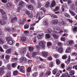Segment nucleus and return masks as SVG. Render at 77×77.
<instances>
[{"label":"nucleus","instance_id":"nucleus-1","mask_svg":"<svg viewBox=\"0 0 77 77\" xmlns=\"http://www.w3.org/2000/svg\"><path fill=\"white\" fill-rule=\"evenodd\" d=\"M43 15V12L42 11H40L39 13H38L37 14L36 18L38 20V21H36V23H38L40 20H41V17H42V16Z\"/></svg>","mask_w":77,"mask_h":77},{"label":"nucleus","instance_id":"nucleus-2","mask_svg":"<svg viewBox=\"0 0 77 77\" xmlns=\"http://www.w3.org/2000/svg\"><path fill=\"white\" fill-rule=\"evenodd\" d=\"M21 40L23 42H27V43H29L30 42V39L26 37H23L21 38Z\"/></svg>","mask_w":77,"mask_h":77},{"label":"nucleus","instance_id":"nucleus-3","mask_svg":"<svg viewBox=\"0 0 77 77\" xmlns=\"http://www.w3.org/2000/svg\"><path fill=\"white\" fill-rule=\"evenodd\" d=\"M46 44V42L44 41H41L39 43V45L42 47H45Z\"/></svg>","mask_w":77,"mask_h":77},{"label":"nucleus","instance_id":"nucleus-4","mask_svg":"<svg viewBox=\"0 0 77 77\" xmlns=\"http://www.w3.org/2000/svg\"><path fill=\"white\" fill-rule=\"evenodd\" d=\"M74 41L71 40L70 41L68 42L67 43V45L68 46H70V45H71L72 44H74Z\"/></svg>","mask_w":77,"mask_h":77},{"label":"nucleus","instance_id":"nucleus-5","mask_svg":"<svg viewBox=\"0 0 77 77\" xmlns=\"http://www.w3.org/2000/svg\"><path fill=\"white\" fill-rule=\"evenodd\" d=\"M58 51L60 53H62L63 52V49L62 47H60L58 49Z\"/></svg>","mask_w":77,"mask_h":77},{"label":"nucleus","instance_id":"nucleus-6","mask_svg":"<svg viewBox=\"0 0 77 77\" xmlns=\"http://www.w3.org/2000/svg\"><path fill=\"white\" fill-rule=\"evenodd\" d=\"M42 56H44V57H46L48 56V53L47 52H45V51H43L42 53Z\"/></svg>","mask_w":77,"mask_h":77},{"label":"nucleus","instance_id":"nucleus-7","mask_svg":"<svg viewBox=\"0 0 77 77\" xmlns=\"http://www.w3.org/2000/svg\"><path fill=\"white\" fill-rule=\"evenodd\" d=\"M13 51V48H11L7 50L6 53L7 54H10V53H11V51Z\"/></svg>","mask_w":77,"mask_h":77},{"label":"nucleus","instance_id":"nucleus-8","mask_svg":"<svg viewBox=\"0 0 77 77\" xmlns=\"http://www.w3.org/2000/svg\"><path fill=\"white\" fill-rule=\"evenodd\" d=\"M17 17H15L14 18H13L11 20V22L12 23H14V22H15L17 20Z\"/></svg>","mask_w":77,"mask_h":77},{"label":"nucleus","instance_id":"nucleus-9","mask_svg":"<svg viewBox=\"0 0 77 77\" xmlns=\"http://www.w3.org/2000/svg\"><path fill=\"white\" fill-rule=\"evenodd\" d=\"M53 31H52L51 29H47L46 30V32L47 33H51V34H52Z\"/></svg>","mask_w":77,"mask_h":77},{"label":"nucleus","instance_id":"nucleus-10","mask_svg":"<svg viewBox=\"0 0 77 77\" xmlns=\"http://www.w3.org/2000/svg\"><path fill=\"white\" fill-rule=\"evenodd\" d=\"M12 39V37L11 36H7L6 37V39L7 41H9L10 40H11Z\"/></svg>","mask_w":77,"mask_h":77},{"label":"nucleus","instance_id":"nucleus-11","mask_svg":"<svg viewBox=\"0 0 77 77\" xmlns=\"http://www.w3.org/2000/svg\"><path fill=\"white\" fill-rule=\"evenodd\" d=\"M55 5H56V2H55V1H52L51 5V7L53 8V7H54Z\"/></svg>","mask_w":77,"mask_h":77},{"label":"nucleus","instance_id":"nucleus-12","mask_svg":"<svg viewBox=\"0 0 77 77\" xmlns=\"http://www.w3.org/2000/svg\"><path fill=\"white\" fill-rule=\"evenodd\" d=\"M52 35L54 39H57L59 38V35H56L55 33H52Z\"/></svg>","mask_w":77,"mask_h":77},{"label":"nucleus","instance_id":"nucleus-13","mask_svg":"<svg viewBox=\"0 0 77 77\" xmlns=\"http://www.w3.org/2000/svg\"><path fill=\"white\" fill-rule=\"evenodd\" d=\"M5 73V70L2 69H0V75H2Z\"/></svg>","mask_w":77,"mask_h":77},{"label":"nucleus","instance_id":"nucleus-14","mask_svg":"<svg viewBox=\"0 0 77 77\" xmlns=\"http://www.w3.org/2000/svg\"><path fill=\"white\" fill-rule=\"evenodd\" d=\"M43 24L47 26L48 24V21L47 20H45L43 21Z\"/></svg>","mask_w":77,"mask_h":77},{"label":"nucleus","instance_id":"nucleus-15","mask_svg":"<svg viewBox=\"0 0 77 77\" xmlns=\"http://www.w3.org/2000/svg\"><path fill=\"white\" fill-rule=\"evenodd\" d=\"M43 35H44L43 33H40L39 34H38L37 36V38L38 39H41V38H42V36H43Z\"/></svg>","mask_w":77,"mask_h":77},{"label":"nucleus","instance_id":"nucleus-16","mask_svg":"<svg viewBox=\"0 0 77 77\" xmlns=\"http://www.w3.org/2000/svg\"><path fill=\"white\" fill-rule=\"evenodd\" d=\"M28 8L29 10L32 11L33 10V7L32 5H29L28 6Z\"/></svg>","mask_w":77,"mask_h":77},{"label":"nucleus","instance_id":"nucleus-17","mask_svg":"<svg viewBox=\"0 0 77 77\" xmlns=\"http://www.w3.org/2000/svg\"><path fill=\"white\" fill-rule=\"evenodd\" d=\"M5 23H5V20H0V24H1V25H4Z\"/></svg>","mask_w":77,"mask_h":77},{"label":"nucleus","instance_id":"nucleus-18","mask_svg":"<svg viewBox=\"0 0 77 77\" xmlns=\"http://www.w3.org/2000/svg\"><path fill=\"white\" fill-rule=\"evenodd\" d=\"M52 23L53 24H56L58 23V21L57 20H54L52 21Z\"/></svg>","mask_w":77,"mask_h":77},{"label":"nucleus","instance_id":"nucleus-19","mask_svg":"<svg viewBox=\"0 0 77 77\" xmlns=\"http://www.w3.org/2000/svg\"><path fill=\"white\" fill-rule=\"evenodd\" d=\"M72 68V66L70 65L66 67V69L67 71H70V70H71Z\"/></svg>","mask_w":77,"mask_h":77},{"label":"nucleus","instance_id":"nucleus-20","mask_svg":"<svg viewBox=\"0 0 77 77\" xmlns=\"http://www.w3.org/2000/svg\"><path fill=\"white\" fill-rule=\"evenodd\" d=\"M5 30H7V31H8L9 32H11V28L7 27L5 28Z\"/></svg>","mask_w":77,"mask_h":77},{"label":"nucleus","instance_id":"nucleus-21","mask_svg":"<svg viewBox=\"0 0 77 77\" xmlns=\"http://www.w3.org/2000/svg\"><path fill=\"white\" fill-rule=\"evenodd\" d=\"M69 12L72 16H75V13L74 12L71 10H69Z\"/></svg>","mask_w":77,"mask_h":77},{"label":"nucleus","instance_id":"nucleus-22","mask_svg":"<svg viewBox=\"0 0 77 77\" xmlns=\"http://www.w3.org/2000/svg\"><path fill=\"white\" fill-rule=\"evenodd\" d=\"M50 2H47L46 3V4L45 5V7L46 8H48V7H49L50 6Z\"/></svg>","mask_w":77,"mask_h":77},{"label":"nucleus","instance_id":"nucleus-23","mask_svg":"<svg viewBox=\"0 0 77 77\" xmlns=\"http://www.w3.org/2000/svg\"><path fill=\"white\" fill-rule=\"evenodd\" d=\"M57 71H58L57 69H55L53 71V72L54 74H55L57 73Z\"/></svg>","mask_w":77,"mask_h":77},{"label":"nucleus","instance_id":"nucleus-24","mask_svg":"<svg viewBox=\"0 0 77 77\" xmlns=\"http://www.w3.org/2000/svg\"><path fill=\"white\" fill-rule=\"evenodd\" d=\"M24 66H21L20 69V71L21 72H24Z\"/></svg>","mask_w":77,"mask_h":77},{"label":"nucleus","instance_id":"nucleus-25","mask_svg":"<svg viewBox=\"0 0 77 77\" xmlns=\"http://www.w3.org/2000/svg\"><path fill=\"white\" fill-rule=\"evenodd\" d=\"M11 72H9L7 73L6 76L4 77H11Z\"/></svg>","mask_w":77,"mask_h":77},{"label":"nucleus","instance_id":"nucleus-26","mask_svg":"<svg viewBox=\"0 0 77 77\" xmlns=\"http://www.w3.org/2000/svg\"><path fill=\"white\" fill-rule=\"evenodd\" d=\"M5 58L7 60V62H9V60L10 57L8 55H7L5 56Z\"/></svg>","mask_w":77,"mask_h":77},{"label":"nucleus","instance_id":"nucleus-27","mask_svg":"<svg viewBox=\"0 0 77 77\" xmlns=\"http://www.w3.org/2000/svg\"><path fill=\"white\" fill-rule=\"evenodd\" d=\"M18 23L20 24H23L24 23V22L21 20V19H19Z\"/></svg>","mask_w":77,"mask_h":77},{"label":"nucleus","instance_id":"nucleus-28","mask_svg":"<svg viewBox=\"0 0 77 77\" xmlns=\"http://www.w3.org/2000/svg\"><path fill=\"white\" fill-rule=\"evenodd\" d=\"M45 36L46 38H47V39H48L51 38V36L50 35V34H46L45 35Z\"/></svg>","mask_w":77,"mask_h":77},{"label":"nucleus","instance_id":"nucleus-29","mask_svg":"<svg viewBox=\"0 0 77 77\" xmlns=\"http://www.w3.org/2000/svg\"><path fill=\"white\" fill-rule=\"evenodd\" d=\"M8 44L10 45H12L13 44V43H14V42L12 40H10L9 41H8Z\"/></svg>","mask_w":77,"mask_h":77},{"label":"nucleus","instance_id":"nucleus-30","mask_svg":"<svg viewBox=\"0 0 77 77\" xmlns=\"http://www.w3.org/2000/svg\"><path fill=\"white\" fill-rule=\"evenodd\" d=\"M64 15L65 17H67V18H70V16H69V15L66 13H64Z\"/></svg>","mask_w":77,"mask_h":77},{"label":"nucleus","instance_id":"nucleus-31","mask_svg":"<svg viewBox=\"0 0 77 77\" xmlns=\"http://www.w3.org/2000/svg\"><path fill=\"white\" fill-rule=\"evenodd\" d=\"M73 31V32H77V27L76 26H73L72 27Z\"/></svg>","mask_w":77,"mask_h":77},{"label":"nucleus","instance_id":"nucleus-32","mask_svg":"<svg viewBox=\"0 0 77 77\" xmlns=\"http://www.w3.org/2000/svg\"><path fill=\"white\" fill-rule=\"evenodd\" d=\"M29 51L30 52H32L33 51V47H29Z\"/></svg>","mask_w":77,"mask_h":77},{"label":"nucleus","instance_id":"nucleus-33","mask_svg":"<svg viewBox=\"0 0 77 77\" xmlns=\"http://www.w3.org/2000/svg\"><path fill=\"white\" fill-rule=\"evenodd\" d=\"M38 73L37 72H35L34 73L33 75H32V76L33 77H36L38 76Z\"/></svg>","mask_w":77,"mask_h":77},{"label":"nucleus","instance_id":"nucleus-34","mask_svg":"<svg viewBox=\"0 0 77 77\" xmlns=\"http://www.w3.org/2000/svg\"><path fill=\"white\" fill-rule=\"evenodd\" d=\"M70 51L71 48H68L66 50V53H69Z\"/></svg>","mask_w":77,"mask_h":77},{"label":"nucleus","instance_id":"nucleus-35","mask_svg":"<svg viewBox=\"0 0 77 77\" xmlns=\"http://www.w3.org/2000/svg\"><path fill=\"white\" fill-rule=\"evenodd\" d=\"M4 42L3 39L0 38V44H3Z\"/></svg>","mask_w":77,"mask_h":77},{"label":"nucleus","instance_id":"nucleus-36","mask_svg":"<svg viewBox=\"0 0 77 77\" xmlns=\"http://www.w3.org/2000/svg\"><path fill=\"white\" fill-rule=\"evenodd\" d=\"M75 5L74 4H72L70 7V8L71 9L73 10L75 8Z\"/></svg>","mask_w":77,"mask_h":77},{"label":"nucleus","instance_id":"nucleus-37","mask_svg":"<svg viewBox=\"0 0 77 77\" xmlns=\"http://www.w3.org/2000/svg\"><path fill=\"white\" fill-rule=\"evenodd\" d=\"M70 75H73L74 74V71L73 70L70 71L69 72Z\"/></svg>","mask_w":77,"mask_h":77},{"label":"nucleus","instance_id":"nucleus-38","mask_svg":"<svg viewBox=\"0 0 77 77\" xmlns=\"http://www.w3.org/2000/svg\"><path fill=\"white\" fill-rule=\"evenodd\" d=\"M7 68L8 69H9V70H11V65L10 64H8L7 66Z\"/></svg>","mask_w":77,"mask_h":77},{"label":"nucleus","instance_id":"nucleus-39","mask_svg":"<svg viewBox=\"0 0 77 77\" xmlns=\"http://www.w3.org/2000/svg\"><path fill=\"white\" fill-rule=\"evenodd\" d=\"M0 11L2 15H5V14H6V13L4 12V11H3L2 9H0Z\"/></svg>","mask_w":77,"mask_h":77},{"label":"nucleus","instance_id":"nucleus-40","mask_svg":"<svg viewBox=\"0 0 77 77\" xmlns=\"http://www.w3.org/2000/svg\"><path fill=\"white\" fill-rule=\"evenodd\" d=\"M54 65V63L53 62H51L49 64V66H50V67H53V66Z\"/></svg>","mask_w":77,"mask_h":77},{"label":"nucleus","instance_id":"nucleus-41","mask_svg":"<svg viewBox=\"0 0 77 77\" xmlns=\"http://www.w3.org/2000/svg\"><path fill=\"white\" fill-rule=\"evenodd\" d=\"M54 57H55L56 58V59H57V57H59V55L58 54H54Z\"/></svg>","mask_w":77,"mask_h":77},{"label":"nucleus","instance_id":"nucleus-42","mask_svg":"<svg viewBox=\"0 0 77 77\" xmlns=\"http://www.w3.org/2000/svg\"><path fill=\"white\" fill-rule=\"evenodd\" d=\"M18 72H17V71H14L13 72V74L14 75H17Z\"/></svg>","mask_w":77,"mask_h":77},{"label":"nucleus","instance_id":"nucleus-43","mask_svg":"<svg viewBox=\"0 0 77 77\" xmlns=\"http://www.w3.org/2000/svg\"><path fill=\"white\" fill-rule=\"evenodd\" d=\"M67 58V56L66 55H64L62 56V58L63 59H66Z\"/></svg>","mask_w":77,"mask_h":77},{"label":"nucleus","instance_id":"nucleus-44","mask_svg":"<svg viewBox=\"0 0 77 77\" xmlns=\"http://www.w3.org/2000/svg\"><path fill=\"white\" fill-rule=\"evenodd\" d=\"M56 62L57 65H59L60 64V60H59V59H57L56 60Z\"/></svg>","mask_w":77,"mask_h":77},{"label":"nucleus","instance_id":"nucleus-45","mask_svg":"<svg viewBox=\"0 0 77 77\" xmlns=\"http://www.w3.org/2000/svg\"><path fill=\"white\" fill-rule=\"evenodd\" d=\"M71 60L70 59H67L66 61V63L67 64H68V63H69V62H70V61Z\"/></svg>","mask_w":77,"mask_h":77},{"label":"nucleus","instance_id":"nucleus-46","mask_svg":"<svg viewBox=\"0 0 77 77\" xmlns=\"http://www.w3.org/2000/svg\"><path fill=\"white\" fill-rule=\"evenodd\" d=\"M24 60V57H21L20 59V62H23Z\"/></svg>","mask_w":77,"mask_h":77},{"label":"nucleus","instance_id":"nucleus-47","mask_svg":"<svg viewBox=\"0 0 77 77\" xmlns=\"http://www.w3.org/2000/svg\"><path fill=\"white\" fill-rule=\"evenodd\" d=\"M61 23L62 24V25H65L66 24V22L63 20H62L61 22Z\"/></svg>","mask_w":77,"mask_h":77},{"label":"nucleus","instance_id":"nucleus-48","mask_svg":"<svg viewBox=\"0 0 77 77\" xmlns=\"http://www.w3.org/2000/svg\"><path fill=\"white\" fill-rule=\"evenodd\" d=\"M17 12H20V13H21V12H22V10L21 9V8H18L17 9Z\"/></svg>","mask_w":77,"mask_h":77},{"label":"nucleus","instance_id":"nucleus-49","mask_svg":"<svg viewBox=\"0 0 77 77\" xmlns=\"http://www.w3.org/2000/svg\"><path fill=\"white\" fill-rule=\"evenodd\" d=\"M41 10L44 13H45V11H46V10L44 8H41Z\"/></svg>","mask_w":77,"mask_h":77},{"label":"nucleus","instance_id":"nucleus-50","mask_svg":"<svg viewBox=\"0 0 77 77\" xmlns=\"http://www.w3.org/2000/svg\"><path fill=\"white\" fill-rule=\"evenodd\" d=\"M72 2V0H68L67 2V4L69 5Z\"/></svg>","mask_w":77,"mask_h":77},{"label":"nucleus","instance_id":"nucleus-51","mask_svg":"<svg viewBox=\"0 0 77 77\" xmlns=\"http://www.w3.org/2000/svg\"><path fill=\"white\" fill-rule=\"evenodd\" d=\"M51 74V72L50 71H48L46 72V74L47 75H50V74Z\"/></svg>","mask_w":77,"mask_h":77},{"label":"nucleus","instance_id":"nucleus-52","mask_svg":"<svg viewBox=\"0 0 77 77\" xmlns=\"http://www.w3.org/2000/svg\"><path fill=\"white\" fill-rule=\"evenodd\" d=\"M59 8L58 7H56L55 9L54 10V12H55V11H58V9H59Z\"/></svg>","mask_w":77,"mask_h":77},{"label":"nucleus","instance_id":"nucleus-53","mask_svg":"<svg viewBox=\"0 0 77 77\" xmlns=\"http://www.w3.org/2000/svg\"><path fill=\"white\" fill-rule=\"evenodd\" d=\"M27 51V49L26 48H24L23 50V53H26V51Z\"/></svg>","mask_w":77,"mask_h":77},{"label":"nucleus","instance_id":"nucleus-54","mask_svg":"<svg viewBox=\"0 0 77 77\" xmlns=\"http://www.w3.org/2000/svg\"><path fill=\"white\" fill-rule=\"evenodd\" d=\"M31 67H28L27 69V72H30L31 71Z\"/></svg>","mask_w":77,"mask_h":77},{"label":"nucleus","instance_id":"nucleus-55","mask_svg":"<svg viewBox=\"0 0 77 77\" xmlns=\"http://www.w3.org/2000/svg\"><path fill=\"white\" fill-rule=\"evenodd\" d=\"M36 36H35L34 38V39H33L32 40L33 42L35 43V42H36Z\"/></svg>","mask_w":77,"mask_h":77},{"label":"nucleus","instance_id":"nucleus-56","mask_svg":"<svg viewBox=\"0 0 77 77\" xmlns=\"http://www.w3.org/2000/svg\"><path fill=\"white\" fill-rule=\"evenodd\" d=\"M67 20L70 23H73V21L71 19H67Z\"/></svg>","mask_w":77,"mask_h":77},{"label":"nucleus","instance_id":"nucleus-57","mask_svg":"<svg viewBox=\"0 0 77 77\" xmlns=\"http://www.w3.org/2000/svg\"><path fill=\"white\" fill-rule=\"evenodd\" d=\"M19 6L20 8H21L23 7V5L22 4H21L20 3H19Z\"/></svg>","mask_w":77,"mask_h":77},{"label":"nucleus","instance_id":"nucleus-58","mask_svg":"<svg viewBox=\"0 0 77 77\" xmlns=\"http://www.w3.org/2000/svg\"><path fill=\"white\" fill-rule=\"evenodd\" d=\"M57 44L58 46H62V43L60 42H58Z\"/></svg>","mask_w":77,"mask_h":77},{"label":"nucleus","instance_id":"nucleus-59","mask_svg":"<svg viewBox=\"0 0 77 77\" xmlns=\"http://www.w3.org/2000/svg\"><path fill=\"white\" fill-rule=\"evenodd\" d=\"M61 68H65V64L63 63H62L61 65Z\"/></svg>","mask_w":77,"mask_h":77},{"label":"nucleus","instance_id":"nucleus-60","mask_svg":"<svg viewBox=\"0 0 77 77\" xmlns=\"http://www.w3.org/2000/svg\"><path fill=\"white\" fill-rule=\"evenodd\" d=\"M36 54V52H34L32 54V56L33 57H34L35 55Z\"/></svg>","mask_w":77,"mask_h":77},{"label":"nucleus","instance_id":"nucleus-61","mask_svg":"<svg viewBox=\"0 0 77 77\" xmlns=\"http://www.w3.org/2000/svg\"><path fill=\"white\" fill-rule=\"evenodd\" d=\"M61 41H65V37L61 38Z\"/></svg>","mask_w":77,"mask_h":77},{"label":"nucleus","instance_id":"nucleus-62","mask_svg":"<svg viewBox=\"0 0 77 77\" xmlns=\"http://www.w3.org/2000/svg\"><path fill=\"white\" fill-rule=\"evenodd\" d=\"M17 64L15 63H13L12 64V68H15Z\"/></svg>","mask_w":77,"mask_h":77},{"label":"nucleus","instance_id":"nucleus-63","mask_svg":"<svg viewBox=\"0 0 77 77\" xmlns=\"http://www.w3.org/2000/svg\"><path fill=\"white\" fill-rule=\"evenodd\" d=\"M3 19H5V20H8V17H7V16L6 15H4V16L3 17Z\"/></svg>","mask_w":77,"mask_h":77},{"label":"nucleus","instance_id":"nucleus-64","mask_svg":"<svg viewBox=\"0 0 77 77\" xmlns=\"http://www.w3.org/2000/svg\"><path fill=\"white\" fill-rule=\"evenodd\" d=\"M0 51H1V52H2V53H4V50L3 49L2 47L0 46Z\"/></svg>","mask_w":77,"mask_h":77}]
</instances>
